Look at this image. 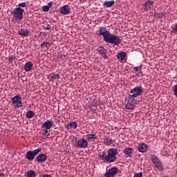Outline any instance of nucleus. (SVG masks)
Returning <instances> with one entry per match:
<instances>
[{
	"instance_id": "f257e3e1",
	"label": "nucleus",
	"mask_w": 177,
	"mask_h": 177,
	"mask_svg": "<svg viewBox=\"0 0 177 177\" xmlns=\"http://www.w3.org/2000/svg\"><path fill=\"white\" fill-rule=\"evenodd\" d=\"M99 35L103 37L104 41L106 42V44H112L116 46L121 44L120 37L111 34V32L107 30V28L103 26L100 28Z\"/></svg>"
},
{
	"instance_id": "f03ea898",
	"label": "nucleus",
	"mask_w": 177,
	"mask_h": 177,
	"mask_svg": "<svg viewBox=\"0 0 177 177\" xmlns=\"http://www.w3.org/2000/svg\"><path fill=\"white\" fill-rule=\"evenodd\" d=\"M118 154V151L117 149L111 148L107 151V154L106 152H102L98 155L100 160L104 161V162H114L117 161V155Z\"/></svg>"
},
{
	"instance_id": "7ed1b4c3",
	"label": "nucleus",
	"mask_w": 177,
	"mask_h": 177,
	"mask_svg": "<svg viewBox=\"0 0 177 177\" xmlns=\"http://www.w3.org/2000/svg\"><path fill=\"white\" fill-rule=\"evenodd\" d=\"M124 106L126 110H129L130 111L135 110V108L136 107V99L127 95L125 98Z\"/></svg>"
},
{
	"instance_id": "20e7f679",
	"label": "nucleus",
	"mask_w": 177,
	"mask_h": 177,
	"mask_svg": "<svg viewBox=\"0 0 177 177\" xmlns=\"http://www.w3.org/2000/svg\"><path fill=\"white\" fill-rule=\"evenodd\" d=\"M24 13V9L17 7L14 8V10L12 12V19L14 20H16L17 21H20L21 20H23Z\"/></svg>"
},
{
	"instance_id": "39448f33",
	"label": "nucleus",
	"mask_w": 177,
	"mask_h": 177,
	"mask_svg": "<svg viewBox=\"0 0 177 177\" xmlns=\"http://www.w3.org/2000/svg\"><path fill=\"white\" fill-rule=\"evenodd\" d=\"M142 93H143V87H142V86H138L131 89L127 96L133 99H136L138 96H141Z\"/></svg>"
},
{
	"instance_id": "423d86ee",
	"label": "nucleus",
	"mask_w": 177,
	"mask_h": 177,
	"mask_svg": "<svg viewBox=\"0 0 177 177\" xmlns=\"http://www.w3.org/2000/svg\"><path fill=\"white\" fill-rule=\"evenodd\" d=\"M151 161L158 171H164V165L157 156L154 154L151 155Z\"/></svg>"
},
{
	"instance_id": "0eeeda50",
	"label": "nucleus",
	"mask_w": 177,
	"mask_h": 177,
	"mask_svg": "<svg viewBox=\"0 0 177 177\" xmlns=\"http://www.w3.org/2000/svg\"><path fill=\"white\" fill-rule=\"evenodd\" d=\"M41 151V148L35 149L34 151H28L25 157L28 161H32L35 158V156H38V154Z\"/></svg>"
},
{
	"instance_id": "6e6552de",
	"label": "nucleus",
	"mask_w": 177,
	"mask_h": 177,
	"mask_svg": "<svg viewBox=\"0 0 177 177\" xmlns=\"http://www.w3.org/2000/svg\"><path fill=\"white\" fill-rule=\"evenodd\" d=\"M12 106L15 109H20L23 106V102H21V97L20 95H15L12 98Z\"/></svg>"
},
{
	"instance_id": "1a4fd4ad",
	"label": "nucleus",
	"mask_w": 177,
	"mask_h": 177,
	"mask_svg": "<svg viewBox=\"0 0 177 177\" xmlns=\"http://www.w3.org/2000/svg\"><path fill=\"white\" fill-rule=\"evenodd\" d=\"M88 140L85 138H81L76 140V144L75 145V147L77 149H86L88 147Z\"/></svg>"
},
{
	"instance_id": "9d476101",
	"label": "nucleus",
	"mask_w": 177,
	"mask_h": 177,
	"mask_svg": "<svg viewBox=\"0 0 177 177\" xmlns=\"http://www.w3.org/2000/svg\"><path fill=\"white\" fill-rule=\"evenodd\" d=\"M118 172V169L115 167H113L109 169H108L105 174L106 177H115Z\"/></svg>"
},
{
	"instance_id": "9b49d317",
	"label": "nucleus",
	"mask_w": 177,
	"mask_h": 177,
	"mask_svg": "<svg viewBox=\"0 0 177 177\" xmlns=\"http://www.w3.org/2000/svg\"><path fill=\"white\" fill-rule=\"evenodd\" d=\"M153 5H154V1H152L150 0L147 1L143 5L144 10L145 12H149V10H151V9H153Z\"/></svg>"
},
{
	"instance_id": "f8f14e48",
	"label": "nucleus",
	"mask_w": 177,
	"mask_h": 177,
	"mask_svg": "<svg viewBox=\"0 0 177 177\" xmlns=\"http://www.w3.org/2000/svg\"><path fill=\"white\" fill-rule=\"evenodd\" d=\"M123 153L127 158H132L133 154V149L127 147L123 150Z\"/></svg>"
},
{
	"instance_id": "ddd939ff",
	"label": "nucleus",
	"mask_w": 177,
	"mask_h": 177,
	"mask_svg": "<svg viewBox=\"0 0 177 177\" xmlns=\"http://www.w3.org/2000/svg\"><path fill=\"white\" fill-rule=\"evenodd\" d=\"M59 13L61 15H67L70 13V6L68 5H64L59 8Z\"/></svg>"
},
{
	"instance_id": "4468645a",
	"label": "nucleus",
	"mask_w": 177,
	"mask_h": 177,
	"mask_svg": "<svg viewBox=\"0 0 177 177\" xmlns=\"http://www.w3.org/2000/svg\"><path fill=\"white\" fill-rule=\"evenodd\" d=\"M53 120H48L41 125V128L42 129H50L53 127Z\"/></svg>"
},
{
	"instance_id": "2eb2a0df",
	"label": "nucleus",
	"mask_w": 177,
	"mask_h": 177,
	"mask_svg": "<svg viewBox=\"0 0 177 177\" xmlns=\"http://www.w3.org/2000/svg\"><path fill=\"white\" fill-rule=\"evenodd\" d=\"M97 50L102 57H104V59H107V53H106V48H104V47L100 46Z\"/></svg>"
},
{
	"instance_id": "dca6fc26",
	"label": "nucleus",
	"mask_w": 177,
	"mask_h": 177,
	"mask_svg": "<svg viewBox=\"0 0 177 177\" xmlns=\"http://www.w3.org/2000/svg\"><path fill=\"white\" fill-rule=\"evenodd\" d=\"M18 35H20V37H28L30 35V30L21 28L19 30Z\"/></svg>"
},
{
	"instance_id": "f3484780",
	"label": "nucleus",
	"mask_w": 177,
	"mask_h": 177,
	"mask_svg": "<svg viewBox=\"0 0 177 177\" xmlns=\"http://www.w3.org/2000/svg\"><path fill=\"white\" fill-rule=\"evenodd\" d=\"M149 147H147V145H146L145 143H142L138 145V151H140V153H146Z\"/></svg>"
},
{
	"instance_id": "a211bd4d",
	"label": "nucleus",
	"mask_w": 177,
	"mask_h": 177,
	"mask_svg": "<svg viewBox=\"0 0 177 177\" xmlns=\"http://www.w3.org/2000/svg\"><path fill=\"white\" fill-rule=\"evenodd\" d=\"M133 69L135 70V74L138 77H143V72H142V66H134Z\"/></svg>"
},
{
	"instance_id": "6ab92c4d",
	"label": "nucleus",
	"mask_w": 177,
	"mask_h": 177,
	"mask_svg": "<svg viewBox=\"0 0 177 177\" xmlns=\"http://www.w3.org/2000/svg\"><path fill=\"white\" fill-rule=\"evenodd\" d=\"M37 162H45L46 161V155L45 153H40L36 157Z\"/></svg>"
},
{
	"instance_id": "aec40b11",
	"label": "nucleus",
	"mask_w": 177,
	"mask_h": 177,
	"mask_svg": "<svg viewBox=\"0 0 177 177\" xmlns=\"http://www.w3.org/2000/svg\"><path fill=\"white\" fill-rule=\"evenodd\" d=\"M97 139V136L96 134H87L86 135V140L87 142H95Z\"/></svg>"
},
{
	"instance_id": "412c9836",
	"label": "nucleus",
	"mask_w": 177,
	"mask_h": 177,
	"mask_svg": "<svg viewBox=\"0 0 177 177\" xmlns=\"http://www.w3.org/2000/svg\"><path fill=\"white\" fill-rule=\"evenodd\" d=\"M125 57H127V53L122 51L117 54V59L118 60L122 61L125 60Z\"/></svg>"
},
{
	"instance_id": "4be33fe9",
	"label": "nucleus",
	"mask_w": 177,
	"mask_h": 177,
	"mask_svg": "<svg viewBox=\"0 0 177 177\" xmlns=\"http://www.w3.org/2000/svg\"><path fill=\"white\" fill-rule=\"evenodd\" d=\"M115 140H113L111 138L108 137L104 139V143L106 145V146H111V145H114Z\"/></svg>"
},
{
	"instance_id": "5701e85b",
	"label": "nucleus",
	"mask_w": 177,
	"mask_h": 177,
	"mask_svg": "<svg viewBox=\"0 0 177 177\" xmlns=\"http://www.w3.org/2000/svg\"><path fill=\"white\" fill-rule=\"evenodd\" d=\"M32 66H34L32 62H26L24 65L25 71H26V72L30 71L31 68H32Z\"/></svg>"
},
{
	"instance_id": "b1692460",
	"label": "nucleus",
	"mask_w": 177,
	"mask_h": 177,
	"mask_svg": "<svg viewBox=\"0 0 177 177\" xmlns=\"http://www.w3.org/2000/svg\"><path fill=\"white\" fill-rule=\"evenodd\" d=\"M114 3H115V1H114V0L104 1L103 3V6L104 8H111V6H114Z\"/></svg>"
},
{
	"instance_id": "393cba45",
	"label": "nucleus",
	"mask_w": 177,
	"mask_h": 177,
	"mask_svg": "<svg viewBox=\"0 0 177 177\" xmlns=\"http://www.w3.org/2000/svg\"><path fill=\"white\" fill-rule=\"evenodd\" d=\"M77 127H78V124L75 122H71L66 127L67 129H77Z\"/></svg>"
},
{
	"instance_id": "a878e982",
	"label": "nucleus",
	"mask_w": 177,
	"mask_h": 177,
	"mask_svg": "<svg viewBox=\"0 0 177 177\" xmlns=\"http://www.w3.org/2000/svg\"><path fill=\"white\" fill-rule=\"evenodd\" d=\"M34 115H35V113H34L32 111H28L26 113V118L28 119L32 118V117H34Z\"/></svg>"
},
{
	"instance_id": "bb28decb",
	"label": "nucleus",
	"mask_w": 177,
	"mask_h": 177,
	"mask_svg": "<svg viewBox=\"0 0 177 177\" xmlns=\"http://www.w3.org/2000/svg\"><path fill=\"white\" fill-rule=\"evenodd\" d=\"M26 175L28 177H35V171L34 170H29L27 171Z\"/></svg>"
},
{
	"instance_id": "cd10ccee",
	"label": "nucleus",
	"mask_w": 177,
	"mask_h": 177,
	"mask_svg": "<svg viewBox=\"0 0 177 177\" xmlns=\"http://www.w3.org/2000/svg\"><path fill=\"white\" fill-rule=\"evenodd\" d=\"M165 17V13L161 12H156L154 17H158V19H161V17Z\"/></svg>"
},
{
	"instance_id": "c85d7f7f",
	"label": "nucleus",
	"mask_w": 177,
	"mask_h": 177,
	"mask_svg": "<svg viewBox=\"0 0 177 177\" xmlns=\"http://www.w3.org/2000/svg\"><path fill=\"white\" fill-rule=\"evenodd\" d=\"M59 78H60V75L53 74L51 76L50 81H52V82H53L55 81V80H59Z\"/></svg>"
},
{
	"instance_id": "c756f323",
	"label": "nucleus",
	"mask_w": 177,
	"mask_h": 177,
	"mask_svg": "<svg viewBox=\"0 0 177 177\" xmlns=\"http://www.w3.org/2000/svg\"><path fill=\"white\" fill-rule=\"evenodd\" d=\"M41 47L44 49V48H46V49H49L50 48V44L48 42H44L41 45Z\"/></svg>"
},
{
	"instance_id": "7c9ffc66",
	"label": "nucleus",
	"mask_w": 177,
	"mask_h": 177,
	"mask_svg": "<svg viewBox=\"0 0 177 177\" xmlns=\"http://www.w3.org/2000/svg\"><path fill=\"white\" fill-rule=\"evenodd\" d=\"M44 135L45 136H49L50 135V129H43Z\"/></svg>"
},
{
	"instance_id": "2f4dec72",
	"label": "nucleus",
	"mask_w": 177,
	"mask_h": 177,
	"mask_svg": "<svg viewBox=\"0 0 177 177\" xmlns=\"http://www.w3.org/2000/svg\"><path fill=\"white\" fill-rule=\"evenodd\" d=\"M44 30H50V32H52L53 30L52 28H50V24H47L46 26H43Z\"/></svg>"
},
{
	"instance_id": "473e14b6",
	"label": "nucleus",
	"mask_w": 177,
	"mask_h": 177,
	"mask_svg": "<svg viewBox=\"0 0 177 177\" xmlns=\"http://www.w3.org/2000/svg\"><path fill=\"white\" fill-rule=\"evenodd\" d=\"M17 6L18 8H26V6H27V3H26V2L19 3Z\"/></svg>"
},
{
	"instance_id": "72a5a7b5",
	"label": "nucleus",
	"mask_w": 177,
	"mask_h": 177,
	"mask_svg": "<svg viewBox=\"0 0 177 177\" xmlns=\"http://www.w3.org/2000/svg\"><path fill=\"white\" fill-rule=\"evenodd\" d=\"M172 32L177 34V24H175L174 27L172 28Z\"/></svg>"
},
{
	"instance_id": "f704fd0d",
	"label": "nucleus",
	"mask_w": 177,
	"mask_h": 177,
	"mask_svg": "<svg viewBox=\"0 0 177 177\" xmlns=\"http://www.w3.org/2000/svg\"><path fill=\"white\" fill-rule=\"evenodd\" d=\"M133 177H143V173L142 172L137 173L133 176Z\"/></svg>"
},
{
	"instance_id": "c9c22d12",
	"label": "nucleus",
	"mask_w": 177,
	"mask_h": 177,
	"mask_svg": "<svg viewBox=\"0 0 177 177\" xmlns=\"http://www.w3.org/2000/svg\"><path fill=\"white\" fill-rule=\"evenodd\" d=\"M42 10H43V12H49V8H48L47 6H44L42 8Z\"/></svg>"
},
{
	"instance_id": "e433bc0d",
	"label": "nucleus",
	"mask_w": 177,
	"mask_h": 177,
	"mask_svg": "<svg viewBox=\"0 0 177 177\" xmlns=\"http://www.w3.org/2000/svg\"><path fill=\"white\" fill-rule=\"evenodd\" d=\"M13 60H15V57L10 56V57H9V62H10V63H13Z\"/></svg>"
},
{
	"instance_id": "4c0bfd02",
	"label": "nucleus",
	"mask_w": 177,
	"mask_h": 177,
	"mask_svg": "<svg viewBox=\"0 0 177 177\" xmlns=\"http://www.w3.org/2000/svg\"><path fill=\"white\" fill-rule=\"evenodd\" d=\"M52 5H53V1H50L48 3L47 6L49 9H50V7L52 6Z\"/></svg>"
},
{
	"instance_id": "58836bf2",
	"label": "nucleus",
	"mask_w": 177,
	"mask_h": 177,
	"mask_svg": "<svg viewBox=\"0 0 177 177\" xmlns=\"http://www.w3.org/2000/svg\"><path fill=\"white\" fill-rule=\"evenodd\" d=\"M91 113H96V109L95 108H91Z\"/></svg>"
},
{
	"instance_id": "ea45409f",
	"label": "nucleus",
	"mask_w": 177,
	"mask_h": 177,
	"mask_svg": "<svg viewBox=\"0 0 177 177\" xmlns=\"http://www.w3.org/2000/svg\"><path fill=\"white\" fill-rule=\"evenodd\" d=\"M42 177H52V176L49 174H44Z\"/></svg>"
},
{
	"instance_id": "a19ab883",
	"label": "nucleus",
	"mask_w": 177,
	"mask_h": 177,
	"mask_svg": "<svg viewBox=\"0 0 177 177\" xmlns=\"http://www.w3.org/2000/svg\"><path fill=\"white\" fill-rule=\"evenodd\" d=\"M0 177H5V174H3V173L0 172Z\"/></svg>"
},
{
	"instance_id": "79ce46f5",
	"label": "nucleus",
	"mask_w": 177,
	"mask_h": 177,
	"mask_svg": "<svg viewBox=\"0 0 177 177\" xmlns=\"http://www.w3.org/2000/svg\"><path fill=\"white\" fill-rule=\"evenodd\" d=\"M45 35V32H39V35Z\"/></svg>"
},
{
	"instance_id": "37998d69",
	"label": "nucleus",
	"mask_w": 177,
	"mask_h": 177,
	"mask_svg": "<svg viewBox=\"0 0 177 177\" xmlns=\"http://www.w3.org/2000/svg\"><path fill=\"white\" fill-rule=\"evenodd\" d=\"M80 2H82V1H85V0H79Z\"/></svg>"
}]
</instances>
